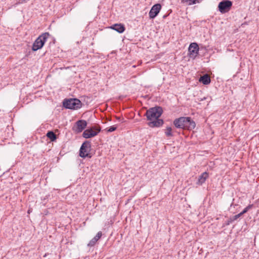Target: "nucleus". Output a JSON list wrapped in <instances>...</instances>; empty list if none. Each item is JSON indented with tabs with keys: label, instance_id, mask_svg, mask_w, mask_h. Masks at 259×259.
<instances>
[{
	"label": "nucleus",
	"instance_id": "1",
	"mask_svg": "<svg viewBox=\"0 0 259 259\" xmlns=\"http://www.w3.org/2000/svg\"><path fill=\"white\" fill-rule=\"evenodd\" d=\"M162 113V109L159 107L151 108L147 110L146 115L147 119L150 121L148 125L152 127H159L162 125L163 121L159 118Z\"/></svg>",
	"mask_w": 259,
	"mask_h": 259
},
{
	"label": "nucleus",
	"instance_id": "2",
	"mask_svg": "<svg viewBox=\"0 0 259 259\" xmlns=\"http://www.w3.org/2000/svg\"><path fill=\"white\" fill-rule=\"evenodd\" d=\"M174 124L177 128L192 130L195 127V123L190 117H181L176 119Z\"/></svg>",
	"mask_w": 259,
	"mask_h": 259
},
{
	"label": "nucleus",
	"instance_id": "3",
	"mask_svg": "<svg viewBox=\"0 0 259 259\" xmlns=\"http://www.w3.org/2000/svg\"><path fill=\"white\" fill-rule=\"evenodd\" d=\"M50 34L48 32H45L40 35L34 42L32 49L36 51L41 49L44 45Z\"/></svg>",
	"mask_w": 259,
	"mask_h": 259
},
{
	"label": "nucleus",
	"instance_id": "4",
	"mask_svg": "<svg viewBox=\"0 0 259 259\" xmlns=\"http://www.w3.org/2000/svg\"><path fill=\"white\" fill-rule=\"evenodd\" d=\"M81 105L80 101L77 99H70L63 102L64 106L71 109H79L81 107Z\"/></svg>",
	"mask_w": 259,
	"mask_h": 259
},
{
	"label": "nucleus",
	"instance_id": "5",
	"mask_svg": "<svg viewBox=\"0 0 259 259\" xmlns=\"http://www.w3.org/2000/svg\"><path fill=\"white\" fill-rule=\"evenodd\" d=\"M91 150V145L89 142H84L79 150V156L82 158L85 157H91V155H90V151Z\"/></svg>",
	"mask_w": 259,
	"mask_h": 259
},
{
	"label": "nucleus",
	"instance_id": "6",
	"mask_svg": "<svg viewBox=\"0 0 259 259\" xmlns=\"http://www.w3.org/2000/svg\"><path fill=\"white\" fill-rule=\"evenodd\" d=\"M100 131L101 128L99 126H93L90 129L85 130L82 134V136L85 139L91 138L97 135Z\"/></svg>",
	"mask_w": 259,
	"mask_h": 259
},
{
	"label": "nucleus",
	"instance_id": "7",
	"mask_svg": "<svg viewBox=\"0 0 259 259\" xmlns=\"http://www.w3.org/2000/svg\"><path fill=\"white\" fill-rule=\"evenodd\" d=\"M232 6V3L229 0H224L221 2L218 5L220 12L223 14L230 11Z\"/></svg>",
	"mask_w": 259,
	"mask_h": 259
},
{
	"label": "nucleus",
	"instance_id": "8",
	"mask_svg": "<svg viewBox=\"0 0 259 259\" xmlns=\"http://www.w3.org/2000/svg\"><path fill=\"white\" fill-rule=\"evenodd\" d=\"M87 126V122L84 120L76 121L72 127V130L75 133H81Z\"/></svg>",
	"mask_w": 259,
	"mask_h": 259
},
{
	"label": "nucleus",
	"instance_id": "9",
	"mask_svg": "<svg viewBox=\"0 0 259 259\" xmlns=\"http://www.w3.org/2000/svg\"><path fill=\"white\" fill-rule=\"evenodd\" d=\"M199 50V49L197 43H191L188 48L190 58L195 59L198 54Z\"/></svg>",
	"mask_w": 259,
	"mask_h": 259
},
{
	"label": "nucleus",
	"instance_id": "10",
	"mask_svg": "<svg viewBox=\"0 0 259 259\" xmlns=\"http://www.w3.org/2000/svg\"><path fill=\"white\" fill-rule=\"evenodd\" d=\"M161 6L160 4H157L154 5L152 7L149 13V17L151 19L154 18L159 13L160 10H161Z\"/></svg>",
	"mask_w": 259,
	"mask_h": 259
},
{
	"label": "nucleus",
	"instance_id": "11",
	"mask_svg": "<svg viewBox=\"0 0 259 259\" xmlns=\"http://www.w3.org/2000/svg\"><path fill=\"white\" fill-rule=\"evenodd\" d=\"M110 28L119 33H122L125 30V27L124 25L121 24H115L112 25Z\"/></svg>",
	"mask_w": 259,
	"mask_h": 259
},
{
	"label": "nucleus",
	"instance_id": "12",
	"mask_svg": "<svg viewBox=\"0 0 259 259\" xmlns=\"http://www.w3.org/2000/svg\"><path fill=\"white\" fill-rule=\"evenodd\" d=\"M208 177V174L207 172H203L199 177L197 184L202 185Z\"/></svg>",
	"mask_w": 259,
	"mask_h": 259
},
{
	"label": "nucleus",
	"instance_id": "13",
	"mask_svg": "<svg viewBox=\"0 0 259 259\" xmlns=\"http://www.w3.org/2000/svg\"><path fill=\"white\" fill-rule=\"evenodd\" d=\"M102 235V233L101 231L98 232L95 237H94L89 243L88 245L90 246H93L95 245L96 242L100 239Z\"/></svg>",
	"mask_w": 259,
	"mask_h": 259
},
{
	"label": "nucleus",
	"instance_id": "14",
	"mask_svg": "<svg viewBox=\"0 0 259 259\" xmlns=\"http://www.w3.org/2000/svg\"><path fill=\"white\" fill-rule=\"evenodd\" d=\"M199 80L204 84H208L210 82V77L207 74L201 76Z\"/></svg>",
	"mask_w": 259,
	"mask_h": 259
},
{
	"label": "nucleus",
	"instance_id": "15",
	"mask_svg": "<svg viewBox=\"0 0 259 259\" xmlns=\"http://www.w3.org/2000/svg\"><path fill=\"white\" fill-rule=\"evenodd\" d=\"M47 136L51 140V141H54L56 139V135L52 131L49 132L47 134Z\"/></svg>",
	"mask_w": 259,
	"mask_h": 259
},
{
	"label": "nucleus",
	"instance_id": "16",
	"mask_svg": "<svg viewBox=\"0 0 259 259\" xmlns=\"http://www.w3.org/2000/svg\"><path fill=\"white\" fill-rule=\"evenodd\" d=\"M181 3L188 5H192L197 3V0H181Z\"/></svg>",
	"mask_w": 259,
	"mask_h": 259
},
{
	"label": "nucleus",
	"instance_id": "17",
	"mask_svg": "<svg viewBox=\"0 0 259 259\" xmlns=\"http://www.w3.org/2000/svg\"><path fill=\"white\" fill-rule=\"evenodd\" d=\"M165 134L167 137L172 136L171 128L170 127H167L165 130Z\"/></svg>",
	"mask_w": 259,
	"mask_h": 259
},
{
	"label": "nucleus",
	"instance_id": "18",
	"mask_svg": "<svg viewBox=\"0 0 259 259\" xmlns=\"http://www.w3.org/2000/svg\"><path fill=\"white\" fill-rule=\"evenodd\" d=\"M242 215V214L241 213H239L238 214L233 216L232 218L230 219V220L229 222H232L236 220L238 218L240 217Z\"/></svg>",
	"mask_w": 259,
	"mask_h": 259
},
{
	"label": "nucleus",
	"instance_id": "19",
	"mask_svg": "<svg viewBox=\"0 0 259 259\" xmlns=\"http://www.w3.org/2000/svg\"><path fill=\"white\" fill-rule=\"evenodd\" d=\"M252 206L253 205L252 204H250L249 205H248L246 207H245L244 210L241 212L240 213L242 214H243L244 213H245L246 212H247L248 211V210H249L250 209H251L252 207Z\"/></svg>",
	"mask_w": 259,
	"mask_h": 259
},
{
	"label": "nucleus",
	"instance_id": "20",
	"mask_svg": "<svg viewBox=\"0 0 259 259\" xmlns=\"http://www.w3.org/2000/svg\"><path fill=\"white\" fill-rule=\"evenodd\" d=\"M116 128H117L116 126H112L109 127L107 129V131L108 132H112L115 131Z\"/></svg>",
	"mask_w": 259,
	"mask_h": 259
},
{
	"label": "nucleus",
	"instance_id": "21",
	"mask_svg": "<svg viewBox=\"0 0 259 259\" xmlns=\"http://www.w3.org/2000/svg\"><path fill=\"white\" fill-rule=\"evenodd\" d=\"M29 1V0H19V2L16 3V4H23L24 3H26V2H28Z\"/></svg>",
	"mask_w": 259,
	"mask_h": 259
},
{
	"label": "nucleus",
	"instance_id": "22",
	"mask_svg": "<svg viewBox=\"0 0 259 259\" xmlns=\"http://www.w3.org/2000/svg\"><path fill=\"white\" fill-rule=\"evenodd\" d=\"M44 257L47 256V254L46 253V254L44 255Z\"/></svg>",
	"mask_w": 259,
	"mask_h": 259
}]
</instances>
